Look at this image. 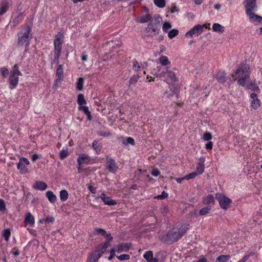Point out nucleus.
<instances>
[{
    "label": "nucleus",
    "mask_w": 262,
    "mask_h": 262,
    "mask_svg": "<svg viewBox=\"0 0 262 262\" xmlns=\"http://www.w3.org/2000/svg\"><path fill=\"white\" fill-rule=\"evenodd\" d=\"M203 31V26L201 25H196L194 26L191 30L188 31L185 36L187 37H192L193 35L198 36Z\"/></svg>",
    "instance_id": "8"
},
{
    "label": "nucleus",
    "mask_w": 262,
    "mask_h": 262,
    "mask_svg": "<svg viewBox=\"0 0 262 262\" xmlns=\"http://www.w3.org/2000/svg\"><path fill=\"white\" fill-rule=\"evenodd\" d=\"M168 193L166 192L165 191H163L161 194L155 196V198L159 200H162L165 198H166L168 196Z\"/></svg>",
    "instance_id": "50"
},
{
    "label": "nucleus",
    "mask_w": 262,
    "mask_h": 262,
    "mask_svg": "<svg viewBox=\"0 0 262 262\" xmlns=\"http://www.w3.org/2000/svg\"><path fill=\"white\" fill-rule=\"evenodd\" d=\"M83 79L80 77L78 79L76 82V89L79 91H81L83 89Z\"/></svg>",
    "instance_id": "39"
},
{
    "label": "nucleus",
    "mask_w": 262,
    "mask_h": 262,
    "mask_svg": "<svg viewBox=\"0 0 262 262\" xmlns=\"http://www.w3.org/2000/svg\"><path fill=\"white\" fill-rule=\"evenodd\" d=\"M46 196L51 203H55L56 200V196L51 191H48L46 192Z\"/></svg>",
    "instance_id": "29"
},
{
    "label": "nucleus",
    "mask_w": 262,
    "mask_h": 262,
    "mask_svg": "<svg viewBox=\"0 0 262 262\" xmlns=\"http://www.w3.org/2000/svg\"><path fill=\"white\" fill-rule=\"evenodd\" d=\"M60 198L61 201H66L68 198V193L66 190H62L60 192Z\"/></svg>",
    "instance_id": "36"
},
{
    "label": "nucleus",
    "mask_w": 262,
    "mask_h": 262,
    "mask_svg": "<svg viewBox=\"0 0 262 262\" xmlns=\"http://www.w3.org/2000/svg\"><path fill=\"white\" fill-rule=\"evenodd\" d=\"M123 144L125 145H127L128 144L134 145L135 144V141L134 139L131 137H127L123 140Z\"/></svg>",
    "instance_id": "40"
},
{
    "label": "nucleus",
    "mask_w": 262,
    "mask_h": 262,
    "mask_svg": "<svg viewBox=\"0 0 262 262\" xmlns=\"http://www.w3.org/2000/svg\"><path fill=\"white\" fill-rule=\"evenodd\" d=\"M213 146V143L211 141H209L207 144L206 145V148L207 149H211L212 148Z\"/></svg>",
    "instance_id": "63"
},
{
    "label": "nucleus",
    "mask_w": 262,
    "mask_h": 262,
    "mask_svg": "<svg viewBox=\"0 0 262 262\" xmlns=\"http://www.w3.org/2000/svg\"><path fill=\"white\" fill-rule=\"evenodd\" d=\"M197 175H198V174H196L195 171H193L190 173H189L188 174L186 175L184 177V178H185L186 180H188L194 178Z\"/></svg>",
    "instance_id": "48"
},
{
    "label": "nucleus",
    "mask_w": 262,
    "mask_h": 262,
    "mask_svg": "<svg viewBox=\"0 0 262 262\" xmlns=\"http://www.w3.org/2000/svg\"><path fill=\"white\" fill-rule=\"evenodd\" d=\"M78 109L79 110L82 111L84 113V114L88 116L89 120H91L92 119L91 112L89 111L88 106L82 105L79 106Z\"/></svg>",
    "instance_id": "27"
},
{
    "label": "nucleus",
    "mask_w": 262,
    "mask_h": 262,
    "mask_svg": "<svg viewBox=\"0 0 262 262\" xmlns=\"http://www.w3.org/2000/svg\"><path fill=\"white\" fill-rule=\"evenodd\" d=\"M30 28L28 26L24 28L23 31L20 33L18 37V45L19 46L25 45L28 46L31 36L29 34Z\"/></svg>",
    "instance_id": "3"
},
{
    "label": "nucleus",
    "mask_w": 262,
    "mask_h": 262,
    "mask_svg": "<svg viewBox=\"0 0 262 262\" xmlns=\"http://www.w3.org/2000/svg\"><path fill=\"white\" fill-rule=\"evenodd\" d=\"M224 27L219 24L215 23L212 26V29L214 31L223 33Z\"/></svg>",
    "instance_id": "30"
},
{
    "label": "nucleus",
    "mask_w": 262,
    "mask_h": 262,
    "mask_svg": "<svg viewBox=\"0 0 262 262\" xmlns=\"http://www.w3.org/2000/svg\"><path fill=\"white\" fill-rule=\"evenodd\" d=\"M98 134L102 137H106L108 136L111 135V134L109 132H103V131H100L98 132Z\"/></svg>",
    "instance_id": "57"
},
{
    "label": "nucleus",
    "mask_w": 262,
    "mask_h": 262,
    "mask_svg": "<svg viewBox=\"0 0 262 262\" xmlns=\"http://www.w3.org/2000/svg\"><path fill=\"white\" fill-rule=\"evenodd\" d=\"M23 19H24L23 14L22 13H19L18 16H17L16 17H14L13 19V20L12 22L13 24V26L15 27L16 25H17L18 24H19L22 21V20Z\"/></svg>",
    "instance_id": "24"
},
{
    "label": "nucleus",
    "mask_w": 262,
    "mask_h": 262,
    "mask_svg": "<svg viewBox=\"0 0 262 262\" xmlns=\"http://www.w3.org/2000/svg\"><path fill=\"white\" fill-rule=\"evenodd\" d=\"M159 77L161 78H167V80L175 81L177 80L175 73L171 71L167 70L166 71L162 72L159 74Z\"/></svg>",
    "instance_id": "10"
},
{
    "label": "nucleus",
    "mask_w": 262,
    "mask_h": 262,
    "mask_svg": "<svg viewBox=\"0 0 262 262\" xmlns=\"http://www.w3.org/2000/svg\"><path fill=\"white\" fill-rule=\"evenodd\" d=\"M54 58L57 63H58V60L61 55V50L62 42H54Z\"/></svg>",
    "instance_id": "13"
},
{
    "label": "nucleus",
    "mask_w": 262,
    "mask_h": 262,
    "mask_svg": "<svg viewBox=\"0 0 262 262\" xmlns=\"http://www.w3.org/2000/svg\"><path fill=\"white\" fill-rule=\"evenodd\" d=\"M12 4L11 0H2L0 7V16L6 13Z\"/></svg>",
    "instance_id": "11"
},
{
    "label": "nucleus",
    "mask_w": 262,
    "mask_h": 262,
    "mask_svg": "<svg viewBox=\"0 0 262 262\" xmlns=\"http://www.w3.org/2000/svg\"><path fill=\"white\" fill-rule=\"evenodd\" d=\"M29 164L30 162L27 158L22 157L19 159L17 167L20 170L21 173H24L27 171L26 165H28Z\"/></svg>",
    "instance_id": "9"
},
{
    "label": "nucleus",
    "mask_w": 262,
    "mask_h": 262,
    "mask_svg": "<svg viewBox=\"0 0 262 262\" xmlns=\"http://www.w3.org/2000/svg\"><path fill=\"white\" fill-rule=\"evenodd\" d=\"M259 103H260V101L259 99H256V100L252 99V100H251V106L255 110V109L257 108L260 106Z\"/></svg>",
    "instance_id": "44"
},
{
    "label": "nucleus",
    "mask_w": 262,
    "mask_h": 262,
    "mask_svg": "<svg viewBox=\"0 0 262 262\" xmlns=\"http://www.w3.org/2000/svg\"><path fill=\"white\" fill-rule=\"evenodd\" d=\"M159 61L160 63L163 66H166L170 64V61L166 56H161L159 58Z\"/></svg>",
    "instance_id": "32"
},
{
    "label": "nucleus",
    "mask_w": 262,
    "mask_h": 262,
    "mask_svg": "<svg viewBox=\"0 0 262 262\" xmlns=\"http://www.w3.org/2000/svg\"><path fill=\"white\" fill-rule=\"evenodd\" d=\"M204 162L205 158H200L196 166V171H195L198 175L203 173L204 171Z\"/></svg>",
    "instance_id": "14"
},
{
    "label": "nucleus",
    "mask_w": 262,
    "mask_h": 262,
    "mask_svg": "<svg viewBox=\"0 0 262 262\" xmlns=\"http://www.w3.org/2000/svg\"><path fill=\"white\" fill-rule=\"evenodd\" d=\"M130 246L131 245L130 244L119 245L117 247V251L119 253L122 251H127L129 249Z\"/></svg>",
    "instance_id": "23"
},
{
    "label": "nucleus",
    "mask_w": 262,
    "mask_h": 262,
    "mask_svg": "<svg viewBox=\"0 0 262 262\" xmlns=\"http://www.w3.org/2000/svg\"><path fill=\"white\" fill-rule=\"evenodd\" d=\"M171 28V25L169 22H165L162 26V29L164 32H167L169 29Z\"/></svg>",
    "instance_id": "46"
},
{
    "label": "nucleus",
    "mask_w": 262,
    "mask_h": 262,
    "mask_svg": "<svg viewBox=\"0 0 262 262\" xmlns=\"http://www.w3.org/2000/svg\"><path fill=\"white\" fill-rule=\"evenodd\" d=\"M25 222L26 224H29L31 225L34 224V217L30 212H28L26 214Z\"/></svg>",
    "instance_id": "21"
},
{
    "label": "nucleus",
    "mask_w": 262,
    "mask_h": 262,
    "mask_svg": "<svg viewBox=\"0 0 262 262\" xmlns=\"http://www.w3.org/2000/svg\"><path fill=\"white\" fill-rule=\"evenodd\" d=\"M54 221V219L53 217H47L45 220V222L46 223H53Z\"/></svg>",
    "instance_id": "64"
},
{
    "label": "nucleus",
    "mask_w": 262,
    "mask_h": 262,
    "mask_svg": "<svg viewBox=\"0 0 262 262\" xmlns=\"http://www.w3.org/2000/svg\"><path fill=\"white\" fill-rule=\"evenodd\" d=\"M68 156V152L66 150H62L60 152V158L61 160L64 159Z\"/></svg>",
    "instance_id": "55"
},
{
    "label": "nucleus",
    "mask_w": 262,
    "mask_h": 262,
    "mask_svg": "<svg viewBox=\"0 0 262 262\" xmlns=\"http://www.w3.org/2000/svg\"><path fill=\"white\" fill-rule=\"evenodd\" d=\"M151 18H152L151 15L148 13L145 15L141 16V17H140L139 22L141 23H146L148 22L149 21H150Z\"/></svg>",
    "instance_id": "26"
},
{
    "label": "nucleus",
    "mask_w": 262,
    "mask_h": 262,
    "mask_svg": "<svg viewBox=\"0 0 262 262\" xmlns=\"http://www.w3.org/2000/svg\"><path fill=\"white\" fill-rule=\"evenodd\" d=\"M130 258V256L128 254H122L117 256V258L120 260H128Z\"/></svg>",
    "instance_id": "52"
},
{
    "label": "nucleus",
    "mask_w": 262,
    "mask_h": 262,
    "mask_svg": "<svg viewBox=\"0 0 262 262\" xmlns=\"http://www.w3.org/2000/svg\"><path fill=\"white\" fill-rule=\"evenodd\" d=\"M77 103L79 106H82L83 104H86V101L82 94H79L78 95Z\"/></svg>",
    "instance_id": "35"
},
{
    "label": "nucleus",
    "mask_w": 262,
    "mask_h": 262,
    "mask_svg": "<svg viewBox=\"0 0 262 262\" xmlns=\"http://www.w3.org/2000/svg\"><path fill=\"white\" fill-rule=\"evenodd\" d=\"M96 232L97 234H101L105 237L108 238L109 240H112L113 239V237L111 236V234H108L104 229L102 228L96 229Z\"/></svg>",
    "instance_id": "22"
},
{
    "label": "nucleus",
    "mask_w": 262,
    "mask_h": 262,
    "mask_svg": "<svg viewBox=\"0 0 262 262\" xmlns=\"http://www.w3.org/2000/svg\"><path fill=\"white\" fill-rule=\"evenodd\" d=\"M226 74L225 71H219L215 76V78L218 82L221 83H225L226 81Z\"/></svg>",
    "instance_id": "17"
},
{
    "label": "nucleus",
    "mask_w": 262,
    "mask_h": 262,
    "mask_svg": "<svg viewBox=\"0 0 262 262\" xmlns=\"http://www.w3.org/2000/svg\"><path fill=\"white\" fill-rule=\"evenodd\" d=\"M100 198L106 205L112 206L116 204V202L115 200L111 199V198L106 196L104 193L101 194Z\"/></svg>",
    "instance_id": "15"
},
{
    "label": "nucleus",
    "mask_w": 262,
    "mask_h": 262,
    "mask_svg": "<svg viewBox=\"0 0 262 262\" xmlns=\"http://www.w3.org/2000/svg\"><path fill=\"white\" fill-rule=\"evenodd\" d=\"M215 199L218 201L221 208L227 209L231 203V200L222 193H216Z\"/></svg>",
    "instance_id": "5"
},
{
    "label": "nucleus",
    "mask_w": 262,
    "mask_h": 262,
    "mask_svg": "<svg viewBox=\"0 0 262 262\" xmlns=\"http://www.w3.org/2000/svg\"><path fill=\"white\" fill-rule=\"evenodd\" d=\"M56 77H61V78H62V77H63V69H62V66L61 64L59 65L57 67V69L56 70Z\"/></svg>",
    "instance_id": "41"
},
{
    "label": "nucleus",
    "mask_w": 262,
    "mask_h": 262,
    "mask_svg": "<svg viewBox=\"0 0 262 262\" xmlns=\"http://www.w3.org/2000/svg\"><path fill=\"white\" fill-rule=\"evenodd\" d=\"M115 250L114 249H112L110 251V256L108 257V260H111L113 259V258L115 256Z\"/></svg>",
    "instance_id": "61"
},
{
    "label": "nucleus",
    "mask_w": 262,
    "mask_h": 262,
    "mask_svg": "<svg viewBox=\"0 0 262 262\" xmlns=\"http://www.w3.org/2000/svg\"><path fill=\"white\" fill-rule=\"evenodd\" d=\"M244 3L247 15L257 10L256 0H244Z\"/></svg>",
    "instance_id": "6"
},
{
    "label": "nucleus",
    "mask_w": 262,
    "mask_h": 262,
    "mask_svg": "<svg viewBox=\"0 0 262 262\" xmlns=\"http://www.w3.org/2000/svg\"><path fill=\"white\" fill-rule=\"evenodd\" d=\"M1 72H2V74L4 77H6L8 74V73H9L8 69L5 68H2Z\"/></svg>",
    "instance_id": "59"
},
{
    "label": "nucleus",
    "mask_w": 262,
    "mask_h": 262,
    "mask_svg": "<svg viewBox=\"0 0 262 262\" xmlns=\"http://www.w3.org/2000/svg\"><path fill=\"white\" fill-rule=\"evenodd\" d=\"M61 80H62V78L56 77V79H55V80L54 81L53 88L54 87L56 88L57 86H59L61 83Z\"/></svg>",
    "instance_id": "56"
},
{
    "label": "nucleus",
    "mask_w": 262,
    "mask_h": 262,
    "mask_svg": "<svg viewBox=\"0 0 262 262\" xmlns=\"http://www.w3.org/2000/svg\"><path fill=\"white\" fill-rule=\"evenodd\" d=\"M33 188L37 190H45L47 188V185L42 181H36L33 185Z\"/></svg>",
    "instance_id": "19"
},
{
    "label": "nucleus",
    "mask_w": 262,
    "mask_h": 262,
    "mask_svg": "<svg viewBox=\"0 0 262 262\" xmlns=\"http://www.w3.org/2000/svg\"><path fill=\"white\" fill-rule=\"evenodd\" d=\"M250 21L251 22H257L260 23L262 21V17L252 12L248 15Z\"/></svg>",
    "instance_id": "20"
},
{
    "label": "nucleus",
    "mask_w": 262,
    "mask_h": 262,
    "mask_svg": "<svg viewBox=\"0 0 262 262\" xmlns=\"http://www.w3.org/2000/svg\"><path fill=\"white\" fill-rule=\"evenodd\" d=\"M250 66L247 64H243L235 72V74H239V78L237 80L239 85L244 86L245 81L250 75Z\"/></svg>",
    "instance_id": "2"
},
{
    "label": "nucleus",
    "mask_w": 262,
    "mask_h": 262,
    "mask_svg": "<svg viewBox=\"0 0 262 262\" xmlns=\"http://www.w3.org/2000/svg\"><path fill=\"white\" fill-rule=\"evenodd\" d=\"M140 77L141 76L139 74H137L132 76L129 81V87H130L132 85H135Z\"/></svg>",
    "instance_id": "28"
},
{
    "label": "nucleus",
    "mask_w": 262,
    "mask_h": 262,
    "mask_svg": "<svg viewBox=\"0 0 262 262\" xmlns=\"http://www.w3.org/2000/svg\"><path fill=\"white\" fill-rule=\"evenodd\" d=\"M155 5L159 8H164L165 6V0H154Z\"/></svg>",
    "instance_id": "38"
},
{
    "label": "nucleus",
    "mask_w": 262,
    "mask_h": 262,
    "mask_svg": "<svg viewBox=\"0 0 262 262\" xmlns=\"http://www.w3.org/2000/svg\"><path fill=\"white\" fill-rule=\"evenodd\" d=\"M133 70L135 71H138V70L141 68L140 66L139 65V63L137 61L134 60L133 61Z\"/></svg>",
    "instance_id": "53"
},
{
    "label": "nucleus",
    "mask_w": 262,
    "mask_h": 262,
    "mask_svg": "<svg viewBox=\"0 0 262 262\" xmlns=\"http://www.w3.org/2000/svg\"><path fill=\"white\" fill-rule=\"evenodd\" d=\"M152 257H153V254L151 251H148L144 254V257L147 261H148Z\"/></svg>",
    "instance_id": "47"
},
{
    "label": "nucleus",
    "mask_w": 262,
    "mask_h": 262,
    "mask_svg": "<svg viewBox=\"0 0 262 262\" xmlns=\"http://www.w3.org/2000/svg\"><path fill=\"white\" fill-rule=\"evenodd\" d=\"M21 75V74L18 70L17 65L15 64L9 77V82L10 84L13 87H15L18 82V76Z\"/></svg>",
    "instance_id": "4"
},
{
    "label": "nucleus",
    "mask_w": 262,
    "mask_h": 262,
    "mask_svg": "<svg viewBox=\"0 0 262 262\" xmlns=\"http://www.w3.org/2000/svg\"><path fill=\"white\" fill-rule=\"evenodd\" d=\"M188 228V224L179 225L163 235L161 238V240L164 243L175 242L184 235Z\"/></svg>",
    "instance_id": "1"
},
{
    "label": "nucleus",
    "mask_w": 262,
    "mask_h": 262,
    "mask_svg": "<svg viewBox=\"0 0 262 262\" xmlns=\"http://www.w3.org/2000/svg\"><path fill=\"white\" fill-rule=\"evenodd\" d=\"M90 159L88 155L85 154H81L79 156L77 159V162L78 165H81L84 163H88Z\"/></svg>",
    "instance_id": "16"
},
{
    "label": "nucleus",
    "mask_w": 262,
    "mask_h": 262,
    "mask_svg": "<svg viewBox=\"0 0 262 262\" xmlns=\"http://www.w3.org/2000/svg\"><path fill=\"white\" fill-rule=\"evenodd\" d=\"M214 202V197L212 194H208L206 196L203 200V203L205 204H209Z\"/></svg>",
    "instance_id": "34"
},
{
    "label": "nucleus",
    "mask_w": 262,
    "mask_h": 262,
    "mask_svg": "<svg viewBox=\"0 0 262 262\" xmlns=\"http://www.w3.org/2000/svg\"><path fill=\"white\" fill-rule=\"evenodd\" d=\"M103 251L96 250L93 252L90 257H88L86 262H97L99 258L102 256Z\"/></svg>",
    "instance_id": "12"
},
{
    "label": "nucleus",
    "mask_w": 262,
    "mask_h": 262,
    "mask_svg": "<svg viewBox=\"0 0 262 262\" xmlns=\"http://www.w3.org/2000/svg\"><path fill=\"white\" fill-rule=\"evenodd\" d=\"M63 35L61 32H59L55 36V38L54 42H62L61 41L62 39Z\"/></svg>",
    "instance_id": "49"
},
{
    "label": "nucleus",
    "mask_w": 262,
    "mask_h": 262,
    "mask_svg": "<svg viewBox=\"0 0 262 262\" xmlns=\"http://www.w3.org/2000/svg\"><path fill=\"white\" fill-rule=\"evenodd\" d=\"M88 189L92 193H96V188L95 187H93L92 185H89L88 186Z\"/></svg>",
    "instance_id": "62"
},
{
    "label": "nucleus",
    "mask_w": 262,
    "mask_h": 262,
    "mask_svg": "<svg viewBox=\"0 0 262 262\" xmlns=\"http://www.w3.org/2000/svg\"><path fill=\"white\" fill-rule=\"evenodd\" d=\"M92 146L94 150L96 151V152L98 153L101 150V146L100 145V143H98L97 141H94L93 142Z\"/></svg>",
    "instance_id": "37"
},
{
    "label": "nucleus",
    "mask_w": 262,
    "mask_h": 262,
    "mask_svg": "<svg viewBox=\"0 0 262 262\" xmlns=\"http://www.w3.org/2000/svg\"><path fill=\"white\" fill-rule=\"evenodd\" d=\"M230 256L229 255H221L217 257L215 262H228L230 259Z\"/></svg>",
    "instance_id": "31"
},
{
    "label": "nucleus",
    "mask_w": 262,
    "mask_h": 262,
    "mask_svg": "<svg viewBox=\"0 0 262 262\" xmlns=\"http://www.w3.org/2000/svg\"><path fill=\"white\" fill-rule=\"evenodd\" d=\"M212 135L210 133H205L203 135V139L205 141H209L212 139Z\"/></svg>",
    "instance_id": "51"
},
{
    "label": "nucleus",
    "mask_w": 262,
    "mask_h": 262,
    "mask_svg": "<svg viewBox=\"0 0 262 262\" xmlns=\"http://www.w3.org/2000/svg\"><path fill=\"white\" fill-rule=\"evenodd\" d=\"M160 173V172L158 169H154L151 172V174L155 177H157L159 176Z\"/></svg>",
    "instance_id": "60"
},
{
    "label": "nucleus",
    "mask_w": 262,
    "mask_h": 262,
    "mask_svg": "<svg viewBox=\"0 0 262 262\" xmlns=\"http://www.w3.org/2000/svg\"><path fill=\"white\" fill-rule=\"evenodd\" d=\"M162 21V18L161 17V16L159 14H157L154 16L153 19H151L150 22H153L152 23L154 24L158 25L160 27V24H161Z\"/></svg>",
    "instance_id": "25"
},
{
    "label": "nucleus",
    "mask_w": 262,
    "mask_h": 262,
    "mask_svg": "<svg viewBox=\"0 0 262 262\" xmlns=\"http://www.w3.org/2000/svg\"><path fill=\"white\" fill-rule=\"evenodd\" d=\"M6 210V204L4 201L0 199V211L4 212Z\"/></svg>",
    "instance_id": "54"
},
{
    "label": "nucleus",
    "mask_w": 262,
    "mask_h": 262,
    "mask_svg": "<svg viewBox=\"0 0 262 262\" xmlns=\"http://www.w3.org/2000/svg\"><path fill=\"white\" fill-rule=\"evenodd\" d=\"M10 234H11L10 229L8 228V229H4L3 231L2 236L5 238V240L7 242L9 241Z\"/></svg>",
    "instance_id": "33"
},
{
    "label": "nucleus",
    "mask_w": 262,
    "mask_h": 262,
    "mask_svg": "<svg viewBox=\"0 0 262 262\" xmlns=\"http://www.w3.org/2000/svg\"><path fill=\"white\" fill-rule=\"evenodd\" d=\"M106 164L107 169L111 172H114L118 168L114 160L113 159H108Z\"/></svg>",
    "instance_id": "18"
},
{
    "label": "nucleus",
    "mask_w": 262,
    "mask_h": 262,
    "mask_svg": "<svg viewBox=\"0 0 262 262\" xmlns=\"http://www.w3.org/2000/svg\"><path fill=\"white\" fill-rule=\"evenodd\" d=\"M179 34V31L177 29H172L170 30L168 34V37L170 39L173 38Z\"/></svg>",
    "instance_id": "43"
},
{
    "label": "nucleus",
    "mask_w": 262,
    "mask_h": 262,
    "mask_svg": "<svg viewBox=\"0 0 262 262\" xmlns=\"http://www.w3.org/2000/svg\"><path fill=\"white\" fill-rule=\"evenodd\" d=\"M111 240H109L108 238H107L106 242L104 243L102 247H98L96 250H100L101 251H103V253L104 252L106 249L108 247L109 243Z\"/></svg>",
    "instance_id": "45"
},
{
    "label": "nucleus",
    "mask_w": 262,
    "mask_h": 262,
    "mask_svg": "<svg viewBox=\"0 0 262 262\" xmlns=\"http://www.w3.org/2000/svg\"><path fill=\"white\" fill-rule=\"evenodd\" d=\"M11 253L14 256H16L19 254V251L17 248L15 247L12 249Z\"/></svg>",
    "instance_id": "58"
},
{
    "label": "nucleus",
    "mask_w": 262,
    "mask_h": 262,
    "mask_svg": "<svg viewBox=\"0 0 262 262\" xmlns=\"http://www.w3.org/2000/svg\"><path fill=\"white\" fill-rule=\"evenodd\" d=\"M153 22H149L147 27L145 28V31L148 34V36L152 37L159 33L160 27L158 25H156L152 23Z\"/></svg>",
    "instance_id": "7"
},
{
    "label": "nucleus",
    "mask_w": 262,
    "mask_h": 262,
    "mask_svg": "<svg viewBox=\"0 0 262 262\" xmlns=\"http://www.w3.org/2000/svg\"><path fill=\"white\" fill-rule=\"evenodd\" d=\"M211 208L210 206H207L204 208H203L200 210L199 212V214L200 215H204L207 213H208L211 210Z\"/></svg>",
    "instance_id": "42"
}]
</instances>
